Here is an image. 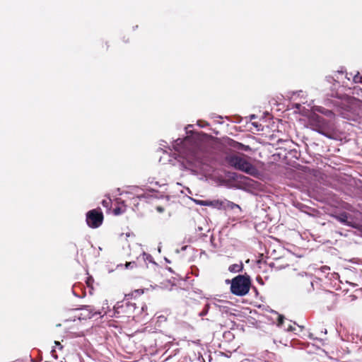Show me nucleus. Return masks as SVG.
Listing matches in <instances>:
<instances>
[{
    "label": "nucleus",
    "mask_w": 362,
    "mask_h": 362,
    "mask_svg": "<svg viewBox=\"0 0 362 362\" xmlns=\"http://www.w3.org/2000/svg\"><path fill=\"white\" fill-rule=\"evenodd\" d=\"M227 163L236 170L244 172L250 175L256 176L258 170L247 159L238 155H229L226 157Z\"/></svg>",
    "instance_id": "nucleus-1"
},
{
    "label": "nucleus",
    "mask_w": 362,
    "mask_h": 362,
    "mask_svg": "<svg viewBox=\"0 0 362 362\" xmlns=\"http://www.w3.org/2000/svg\"><path fill=\"white\" fill-rule=\"evenodd\" d=\"M251 286L250 277L247 275H238L231 280L230 291L238 296H243L248 293Z\"/></svg>",
    "instance_id": "nucleus-2"
},
{
    "label": "nucleus",
    "mask_w": 362,
    "mask_h": 362,
    "mask_svg": "<svg viewBox=\"0 0 362 362\" xmlns=\"http://www.w3.org/2000/svg\"><path fill=\"white\" fill-rule=\"evenodd\" d=\"M103 214L100 208L90 210L86 214V223L92 228L100 226L103 222Z\"/></svg>",
    "instance_id": "nucleus-3"
},
{
    "label": "nucleus",
    "mask_w": 362,
    "mask_h": 362,
    "mask_svg": "<svg viewBox=\"0 0 362 362\" xmlns=\"http://www.w3.org/2000/svg\"><path fill=\"white\" fill-rule=\"evenodd\" d=\"M81 310L82 311L81 313V316L83 319L86 318H92L96 315H100V312H98L95 310L93 306L92 305H83L81 308Z\"/></svg>",
    "instance_id": "nucleus-4"
},
{
    "label": "nucleus",
    "mask_w": 362,
    "mask_h": 362,
    "mask_svg": "<svg viewBox=\"0 0 362 362\" xmlns=\"http://www.w3.org/2000/svg\"><path fill=\"white\" fill-rule=\"evenodd\" d=\"M223 202L224 200H219V199H215V200H197L196 202L197 204L200 206H211L218 209H223Z\"/></svg>",
    "instance_id": "nucleus-5"
},
{
    "label": "nucleus",
    "mask_w": 362,
    "mask_h": 362,
    "mask_svg": "<svg viewBox=\"0 0 362 362\" xmlns=\"http://www.w3.org/2000/svg\"><path fill=\"white\" fill-rule=\"evenodd\" d=\"M146 255V253L144 252L141 255V256H139L136 258V261L127 262L126 264H124L125 268L128 269H133L138 268L139 267L141 266V262L145 260Z\"/></svg>",
    "instance_id": "nucleus-6"
},
{
    "label": "nucleus",
    "mask_w": 362,
    "mask_h": 362,
    "mask_svg": "<svg viewBox=\"0 0 362 362\" xmlns=\"http://www.w3.org/2000/svg\"><path fill=\"white\" fill-rule=\"evenodd\" d=\"M337 105L342 110H344L346 112H350L352 109L351 99L342 100L340 102H339Z\"/></svg>",
    "instance_id": "nucleus-7"
},
{
    "label": "nucleus",
    "mask_w": 362,
    "mask_h": 362,
    "mask_svg": "<svg viewBox=\"0 0 362 362\" xmlns=\"http://www.w3.org/2000/svg\"><path fill=\"white\" fill-rule=\"evenodd\" d=\"M126 205L124 203H122L113 209V214L115 216H119L124 214L126 211Z\"/></svg>",
    "instance_id": "nucleus-8"
},
{
    "label": "nucleus",
    "mask_w": 362,
    "mask_h": 362,
    "mask_svg": "<svg viewBox=\"0 0 362 362\" xmlns=\"http://www.w3.org/2000/svg\"><path fill=\"white\" fill-rule=\"evenodd\" d=\"M243 269V264L242 262L240 264H233L228 267V270L232 273H236L242 272Z\"/></svg>",
    "instance_id": "nucleus-9"
},
{
    "label": "nucleus",
    "mask_w": 362,
    "mask_h": 362,
    "mask_svg": "<svg viewBox=\"0 0 362 362\" xmlns=\"http://www.w3.org/2000/svg\"><path fill=\"white\" fill-rule=\"evenodd\" d=\"M235 208H240L239 205L230 202V201H228V200H224L223 202V210H226V209H234Z\"/></svg>",
    "instance_id": "nucleus-10"
},
{
    "label": "nucleus",
    "mask_w": 362,
    "mask_h": 362,
    "mask_svg": "<svg viewBox=\"0 0 362 362\" xmlns=\"http://www.w3.org/2000/svg\"><path fill=\"white\" fill-rule=\"evenodd\" d=\"M186 158L189 163H194L198 159L197 152L193 149L189 154L186 155Z\"/></svg>",
    "instance_id": "nucleus-11"
},
{
    "label": "nucleus",
    "mask_w": 362,
    "mask_h": 362,
    "mask_svg": "<svg viewBox=\"0 0 362 362\" xmlns=\"http://www.w3.org/2000/svg\"><path fill=\"white\" fill-rule=\"evenodd\" d=\"M233 144H231V146L234 148H236L238 149H240V150H244V151H247L250 149V147L248 146H245L241 143H239L238 141H233Z\"/></svg>",
    "instance_id": "nucleus-12"
},
{
    "label": "nucleus",
    "mask_w": 362,
    "mask_h": 362,
    "mask_svg": "<svg viewBox=\"0 0 362 362\" xmlns=\"http://www.w3.org/2000/svg\"><path fill=\"white\" fill-rule=\"evenodd\" d=\"M337 219L341 222V223H345L348 226H350L349 223L348 222V215L346 213H342V214H340L338 216H337Z\"/></svg>",
    "instance_id": "nucleus-13"
},
{
    "label": "nucleus",
    "mask_w": 362,
    "mask_h": 362,
    "mask_svg": "<svg viewBox=\"0 0 362 362\" xmlns=\"http://www.w3.org/2000/svg\"><path fill=\"white\" fill-rule=\"evenodd\" d=\"M111 204H112V200L110 198H107L106 199H103L102 201V205L104 207H105L106 209H107L108 210L110 209Z\"/></svg>",
    "instance_id": "nucleus-14"
},
{
    "label": "nucleus",
    "mask_w": 362,
    "mask_h": 362,
    "mask_svg": "<svg viewBox=\"0 0 362 362\" xmlns=\"http://www.w3.org/2000/svg\"><path fill=\"white\" fill-rule=\"evenodd\" d=\"M264 263L268 264L270 267H272V268L274 267L276 269L282 268V267L281 265H279L278 261L271 262H267V261H265Z\"/></svg>",
    "instance_id": "nucleus-15"
},
{
    "label": "nucleus",
    "mask_w": 362,
    "mask_h": 362,
    "mask_svg": "<svg viewBox=\"0 0 362 362\" xmlns=\"http://www.w3.org/2000/svg\"><path fill=\"white\" fill-rule=\"evenodd\" d=\"M353 81L356 83H362V76L359 75L358 72L354 75Z\"/></svg>",
    "instance_id": "nucleus-16"
},
{
    "label": "nucleus",
    "mask_w": 362,
    "mask_h": 362,
    "mask_svg": "<svg viewBox=\"0 0 362 362\" xmlns=\"http://www.w3.org/2000/svg\"><path fill=\"white\" fill-rule=\"evenodd\" d=\"M122 310L123 309V305H121L119 307H115V317H119V314L121 313L119 310Z\"/></svg>",
    "instance_id": "nucleus-17"
},
{
    "label": "nucleus",
    "mask_w": 362,
    "mask_h": 362,
    "mask_svg": "<svg viewBox=\"0 0 362 362\" xmlns=\"http://www.w3.org/2000/svg\"><path fill=\"white\" fill-rule=\"evenodd\" d=\"M314 129L316 130L320 134L325 135V134L323 131L322 127L320 124H317L316 127Z\"/></svg>",
    "instance_id": "nucleus-18"
},
{
    "label": "nucleus",
    "mask_w": 362,
    "mask_h": 362,
    "mask_svg": "<svg viewBox=\"0 0 362 362\" xmlns=\"http://www.w3.org/2000/svg\"><path fill=\"white\" fill-rule=\"evenodd\" d=\"M284 321V317L283 315H279L277 319V325L281 326Z\"/></svg>",
    "instance_id": "nucleus-19"
},
{
    "label": "nucleus",
    "mask_w": 362,
    "mask_h": 362,
    "mask_svg": "<svg viewBox=\"0 0 362 362\" xmlns=\"http://www.w3.org/2000/svg\"><path fill=\"white\" fill-rule=\"evenodd\" d=\"M318 111H319V112H322V113H323V114H325V115H327V116H329V115H332V111L328 110H325V111H322V110H320V109H319V110H318Z\"/></svg>",
    "instance_id": "nucleus-20"
},
{
    "label": "nucleus",
    "mask_w": 362,
    "mask_h": 362,
    "mask_svg": "<svg viewBox=\"0 0 362 362\" xmlns=\"http://www.w3.org/2000/svg\"><path fill=\"white\" fill-rule=\"evenodd\" d=\"M315 118H316V120L319 122V123H323L324 121H325V119L320 116H318V115H316L315 116Z\"/></svg>",
    "instance_id": "nucleus-21"
},
{
    "label": "nucleus",
    "mask_w": 362,
    "mask_h": 362,
    "mask_svg": "<svg viewBox=\"0 0 362 362\" xmlns=\"http://www.w3.org/2000/svg\"><path fill=\"white\" fill-rule=\"evenodd\" d=\"M156 211L159 213H163L165 211V209L163 206H156Z\"/></svg>",
    "instance_id": "nucleus-22"
},
{
    "label": "nucleus",
    "mask_w": 362,
    "mask_h": 362,
    "mask_svg": "<svg viewBox=\"0 0 362 362\" xmlns=\"http://www.w3.org/2000/svg\"><path fill=\"white\" fill-rule=\"evenodd\" d=\"M143 291H140V290H135L132 293V296H136V295H139L141 293H143Z\"/></svg>",
    "instance_id": "nucleus-23"
},
{
    "label": "nucleus",
    "mask_w": 362,
    "mask_h": 362,
    "mask_svg": "<svg viewBox=\"0 0 362 362\" xmlns=\"http://www.w3.org/2000/svg\"><path fill=\"white\" fill-rule=\"evenodd\" d=\"M93 281V279L91 276H90V277H88V279H87V281H86V284H87V285H88V286H90V284H91Z\"/></svg>",
    "instance_id": "nucleus-24"
},
{
    "label": "nucleus",
    "mask_w": 362,
    "mask_h": 362,
    "mask_svg": "<svg viewBox=\"0 0 362 362\" xmlns=\"http://www.w3.org/2000/svg\"><path fill=\"white\" fill-rule=\"evenodd\" d=\"M54 344H55L57 346H59V348L60 349H62L63 348V346H62V345L60 344V342H59V341H54Z\"/></svg>",
    "instance_id": "nucleus-25"
},
{
    "label": "nucleus",
    "mask_w": 362,
    "mask_h": 362,
    "mask_svg": "<svg viewBox=\"0 0 362 362\" xmlns=\"http://www.w3.org/2000/svg\"><path fill=\"white\" fill-rule=\"evenodd\" d=\"M51 353H52V356H53L54 358H57V355H56V354H55V353H56V351H55L54 349H52V351H51Z\"/></svg>",
    "instance_id": "nucleus-26"
},
{
    "label": "nucleus",
    "mask_w": 362,
    "mask_h": 362,
    "mask_svg": "<svg viewBox=\"0 0 362 362\" xmlns=\"http://www.w3.org/2000/svg\"><path fill=\"white\" fill-rule=\"evenodd\" d=\"M341 114L343 115L344 117H346V113L344 112H341Z\"/></svg>",
    "instance_id": "nucleus-27"
},
{
    "label": "nucleus",
    "mask_w": 362,
    "mask_h": 362,
    "mask_svg": "<svg viewBox=\"0 0 362 362\" xmlns=\"http://www.w3.org/2000/svg\"><path fill=\"white\" fill-rule=\"evenodd\" d=\"M308 283L311 286L313 285V283L311 281H308Z\"/></svg>",
    "instance_id": "nucleus-28"
},
{
    "label": "nucleus",
    "mask_w": 362,
    "mask_h": 362,
    "mask_svg": "<svg viewBox=\"0 0 362 362\" xmlns=\"http://www.w3.org/2000/svg\"><path fill=\"white\" fill-rule=\"evenodd\" d=\"M360 90L362 92V90H361V89H360Z\"/></svg>",
    "instance_id": "nucleus-29"
}]
</instances>
